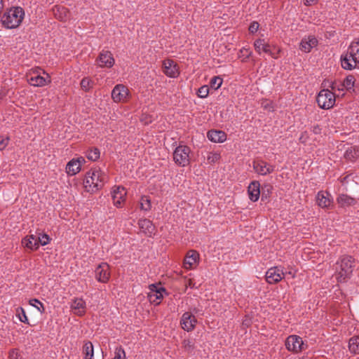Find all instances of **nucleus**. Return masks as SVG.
I'll return each instance as SVG.
<instances>
[{
    "label": "nucleus",
    "instance_id": "1",
    "mask_svg": "<svg viewBox=\"0 0 359 359\" xmlns=\"http://www.w3.org/2000/svg\"><path fill=\"white\" fill-rule=\"evenodd\" d=\"M355 259L349 255H344L337 262L336 271L338 272L337 280L339 283H345L351 278L355 267Z\"/></svg>",
    "mask_w": 359,
    "mask_h": 359
},
{
    "label": "nucleus",
    "instance_id": "2",
    "mask_svg": "<svg viewBox=\"0 0 359 359\" xmlns=\"http://www.w3.org/2000/svg\"><path fill=\"white\" fill-rule=\"evenodd\" d=\"M104 182L105 175L100 169H91L86 172L83 184L87 191L95 192L102 188Z\"/></svg>",
    "mask_w": 359,
    "mask_h": 359
},
{
    "label": "nucleus",
    "instance_id": "3",
    "mask_svg": "<svg viewBox=\"0 0 359 359\" xmlns=\"http://www.w3.org/2000/svg\"><path fill=\"white\" fill-rule=\"evenodd\" d=\"M25 15V11L21 7L11 8L5 13L1 22L3 25L8 29L15 28L22 22Z\"/></svg>",
    "mask_w": 359,
    "mask_h": 359
},
{
    "label": "nucleus",
    "instance_id": "4",
    "mask_svg": "<svg viewBox=\"0 0 359 359\" xmlns=\"http://www.w3.org/2000/svg\"><path fill=\"white\" fill-rule=\"evenodd\" d=\"M316 102L321 109L332 108L335 104V94L328 89L321 90L317 95Z\"/></svg>",
    "mask_w": 359,
    "mask_h": 359
},
{
    "label": "nucleus",
    "instance_id": "5",
    "mask_svg": "<svg viewBox=\"0 0 359 359\" xmlns=\"http://www.w3.org/2000/svg\"><path fill=\"white\" fill-rule=\"evenodd\" d=\"M190 148L186 145H180L173 152V159L176 164L184 167L189 163Z\"/></svg>",
    "mask_w": 359,
    "mask_h": 359
},
{
    "label": "nucleus",
    "instance_id": "6",
    "mask_svg": "<svg viewBox=\"0 0 359 359\" xmlns=\"http://www.w3.org/2000/svg\"><path fill=\"white\" fill-rule=\"evenodd\" d=\"M285 346L290 351L297 353L304 349L302 339L297 335H290L285 341Z\"/></svg>",
    "mask_w": 359,
    "mask_h": 359
},
{
    "label": "nucleus",
    "instance_id": "7",
    "mask_svg": "<svg viewBox=\"0 0 359 359\" xmlns=\"http://www.w3.org/2000/svg\"><path fill=\"white\" fill-rule=\"evenodd\" d=\"M129 91L126 86L123 84L116 85L111 91V97L116 102H124L128 95Z\"/></svg>",
    "mask_w": 359,
    "mask_h": 359
},
{
    "label": "nucleus",
    "instance_id": "8",
    "mask_svg": "<svg viewBox=\"0 0 359 359\" xmlns=\"http://www.w3.org/2000/svg\"><path fill=\"white\" fill-rule=\"evenodd\" d=\"M196 323V317L190 312L183 313L180 320L182 328L187 332L192 331L195 328Z\"/></svg>",
    "mask_w": 359,
    "mask_h": 359
},
{
    "label": "nucleus",
    "instance_id": "9",
    "mask_svg": "<svg viewBox=\"0 0 359 359\" xmlns=\"http://www.w3.org/2000/svg\"><path fill=\"white\" fill-rule=\"evenodd\" d=\"M266 280L269 284L277 283L280 281L283 277L284 273L278 267H273L269 269L266 273Z\"/></svg>",
    "mask_w": 359,
    "mask_h": 359
},
{
    "label": "nucleus",
    "instance_id": "10",
    "mask_svg": "<svg viewBox=\"0 0 359 359\" xmlns=\"http://www.w3.org/2000/svg\"><path fill=\"white\" fill-rule=\"evenodd\" d=\"M109 265L107 263H101L97 266L95 272L96 279L101 283H107L110 276V273L108 271Z\"/></svg>",
    "mask_w": 359,
    "mask_h": 359
},
{
    "label": "nucleus",
    "instance_id": "11",
    "mask_svg": "<svg viewBox=\"0 0 359 359\" xmlns=\"http://www.w3.org/2000/svg\"><path fill=\"white\" fill-rule=\"evenodd\" d=\"M163 72L171 78H175L179 74L176 63L170 59L165 60L163 62Z\"/></svg>",
    "mask_w": 359,
    "mask_h": 359
},
{
    "label": "nucleus",
    "instance_id": "12",
    "mask_svg": "<svg viewBox=\"0 0 359 359\" xmlns=\"http://www.w3.org/2000/svg\"><path fill=\"white\" fill-rule=\"evenodd\" d=\"M97 60L100 62V66L101 67H111L114 65V59L111 53L109 50H102Z\"/></svg>",
    "mask_w": 359,
    "mask_h": 359
},
{
    "label": "nucleus",
    "instance_id": "13",
    "mask_svg": "<svg viewBox=\"0 0 359 359\" xmlns=\"http://www.w3.org/2000/svg\"><path fill=\"white\" fill-rule=\"evenodd\" d=\"M351 175H346L343 178L341 182L346 187V189L355 196H359V184L358 182H349Z\"/></svg>",
    "mask_w": 359,
    "mask_h": 359
},
{
    "label": "nucleus",
    "instance_id": "14",
    "mask_svg": "<svg viewBox=\"0 0 359 359\" xmlns=\"http://www.w3.org/2000/svg\"><path fill=\"white\" fill-rule=\"evenodd\" d=\"M248 192L250 199L255 202L261 194L260 184L258 181H252L248 186Z\"/></svg>",
    "mask_w": 359,
    "mask_h": 359
},
{
    "label": "nucleus",
    "instance_id": "15",
    "mask_svg": "<svg viewBox=\"0 0 359 359\" xmlns=\"http://www.w3.org/2000/svg\"><path fill=\"white\" fill-rule=\"evenodd\" d=\"M199 259V254L196 250H190L188 252L184 260V268L189 269L193 268Z\"/></svg>",
    "mask_w": 359,
    "mask_h": 359
},
{
    "label": "nucleus",
    "instance_id": "16",
    "mask_svg": "<svg viewBox=\"0 0 359 359\" xmlns=\"http://www.w3.org/2000/svg\"><path fill=\"white\" fill-rule=\"evenodd\" d=\"M318 40L313 36H309L308 39H303L300 43L299 48L305 53H309L311 49L316 46Z\"/></svg>",
    "mask_w": 359,
    "mask_h": 359
},
{
    "label": "nucleus",
    "instance_id": "17",
    "mask_svg": "<svg viewBox=\"0 0 359 359\" xmlns=\"http://www.w3.org/2000/svg\"><path fill=\"white\" fill-rule=\"evenodd\" d=\"M163 294H168V292L165 287H161L155 292H149L148 294V299L151 304L158 305L163 298Z\"/></svg>",
    "mask_w": 359,
    "mask_h": 359
},
{
    "label": "nucleus",
    "instance_id": "18",
    "mask_svg": "<svg viewBox=\"0 0 359 359\" xmlns=\"http://www.w3.org/2000/svg\"><path fill=\"white\" fill-rule=\"evenodd\" d=\"M126 194V192L123 187H118L116 189H114L111 193L114 205L116 207H120L122 202L124 201V196Z\"/></svg>",
    "mask_w": 359,
    "mask_h": 359
},
{
    "label": "nucleus",
    "instance_id": "19",
    "mask_svg": "<svg viewBox=\"0 0 359 359\" xmlns=\"http://www.w3.org/2000/svg\"><path fill=\"white\" fill-rule=\"evenodd\" d=\"M207 136L213 142H224L226 140V134L222 130H210Z\"/></svg>",
    "mask_w": 359,
    "mask_h": 359
},
{
    "label": "nucleus",
    "instance_id": "20",
    "mask_svg": "<svg viewBox=\"0 0 359 359\" xmlns=\"http://www.w3.org/2000/svg\"><path fill=\"white\" fill-rule=\"evenodd\" d=\"M348 54L355 63L359 64V40L351 42L348 46Z\"/></svg>",
    "mask_w": 359,
    "mask_h": 359
},
{
    "label": "nucleus",
    "instance_id": "21",
    "mask_svg": "<svg viewBox=\"0 0 359 359\" xmlns=\"http://www.w3.org/2000/svg\"><path fill=\"white\" fill-rule=\"evenodd\" d=\"M341 65L343 69L346 70H352L357 67V63H355L351 57H349L348 49L345 54L341 55Z\"/></svg>",
    "mask_w": 359,
    "mask_h": 359
},
{
    "label": "nucleus",
    "instance_id": "22",
    "mask_svg": "<svg viewBox=\"0 0 359 359\" xmlns=\"http://www.w3.org/2000/svg\"><path fill=\"white\" fill-rule=\"evenodd\" d=\"M29 82L34 86L41 87L46 85L48 83H50V79L48 75H47L46 78L40 75H36L31 76L29 79Z\"/></svg>",
    "mask_w": 359,
    "mask_h": 359
},
{
    "label": "nucleus",
    "instance_id": "23",
    "mask_svg": "<svg viewBox=\"0 0 359 359\" xmlns=\"http://www.w3.org/2000/svg\"><path fill=\"white\" fill-rule=\"evenodd\" d=\"M337 201L342 208L353 205L356 202L355 198L351 197L347 194H340L338 196Z\"/></svg>",
    "mask_w": 359,
    "mask_h": 359
},
{
    "label": "nucleus",
    "instance_id": "24",
    "mask_svg": "<svg viewBox=\"0 0 359 359\" xmlns=\"http://www.w3.org/2000/svg\"><path fill=\"white\" fill-rule=\"evenodd\" d=\"M16 316L18 317L19 320L22 323L27 324L30 326H34L36 325V322L35 320H29L28 317L26 315L25 311L22 307L17 308Z\"/></svg>",
    "mask_w": 359,
    "mask_h": 359
},
{
    "label": "nucleus",
    "instance_id": "25",
    "mask_svg": "<svg viewBox=\"0 0 359 359\" xmlns=\"http://www.w3.org/2000/svg\"><path fill=\"white\" fill-rule=\"evenodd\" d=\"M53 11L55 17L60 21H65L69 14V11L63 6H55Z\"/></svg>",
    "mask_w": 359,
    "mask_h": 359
},
{
    "label": "nucleus",
    "instance_id": "26",
    "mask_svg": "<svg viewBox=\"0 0 359 359\" xmlns=\"http://www.w3.org/2000/svg\"><path fill=\"white\" fill-rule=\"evenodd\" d=\"M81 170L79 161L74 158L69 161L66 166V171L68 175H74Z\"/></svg>",
    "mask_w": 359,
    "mask_h": 359
},
{
    "label": "nucleus",
    "instance_id": "27",
    "mask_svg": "<svg viewBox=\"0 0 359 359\" xmlns=\"http://www.w3.org/2000/svg\"><path fill=\"white\" fill-rule=\"evenodd\" d=\"M140 228L145 233H151L155 229V227L151 221L148 219H140L138 221Z\"/></svg>",
    "mask_w": 359,
    "mask_h": 359
},
{
    "label": "nucleus",
    "instance_id": "28",
    "mask_svg": "<svg viewBox=\"0 0 359 359\" xmlns=\"http://www.w3.org/2000/svg\"><path fill=\"white\" fill-rule=\"evenodd\" d=\"M83 353L84 359H92L94 355L93 345L91 341H85L83 346Z\"/></svg>",
    "mask_w": 359,
    "mask_h": 359
},
{
    "label": "nucleus",
    "instance_id": "29",
    "mask_svg": "<svg viewBox=\"0 0 359 359\" xmlns=\"http://www.w3.org/2000/svg\"><path fill=\"white\" fill-rule=\"evenodd\" d=\"M344 158L346 160L354 161L359 158V149L358 147H350L346 149L344 154Z\"/></svg>",
    "mask_w": 359,
    "mask_h": 359
},
{
    "label": "nucleus",
    "instance_id": "30",
    "mask_svg": "<svg viewBox=\"0 0 359 359\" xmlns=\"http://www.w3.org/2000/svg\"><path fill=\"white\" fill-rule=\"evenodd\" d=\"M273 189V186L270 184H265L262 187L260 195L262 201H269Z\"/></svg>",
    "mask_w": 359,
    "mask_h": 359
},
{
    "label": "nucleus",
    "instance_id": "31",
    "mask_svg": "<svg viewBox=\"0 0 359 359\" xmlns=\"http://www.w3.org/2000/svg\"><path fill=\"white\" fill-rule=\"evenodd\" d=\"M348 348L351 353H359V336H354L349 339Z\"/></svg>",
    "mask_w": 359,
    "mask_h": 359
},
{
    "label": "nucleus",
    "instance_id": "32",
    "mask_svg": "<svg viewBox=\"0 0 359 359\" xmlns=\"http://www.w3.org/2000/svg\"><path fill=\"white\" fill-rule=\"evenodd\" d=\"M317 203L320 207L327 208L330 205V200L325 196V193L320 191L316 197Z\"/></svg>",
    "mask_w": 359,
    "mask_h": 359
},
{
    "label": "nucleus",
    "instance_id": "33",
    "mask_svg": "<svg viewBox=\"0 0 359 359\" xmlns=\"http://www.w3.org/2000/svg\"><path fill=\"white\" fill-rule=\"evenodd\" d=\"M266 165H268V163L262 161H254L253 163L254 169L258 174L262 175H266L265 170Z\"/></svg>",
    "mask_w": 359,
    "mask_h": 359
},
{
    "label": "nucleus",
    "instance_id": "34",
    "mask_svg": "<svg viewBox=\"0 0 359 359\" xmlns=\"http://www.w3.org/2000/svg\"><path fill=\"white\" fill-rule=\"evenodd\" d=\"M100 149L97 147L90 148L86 152V157L88 159L93 161H97L100 158Z\"/></svg>",
    "mask_w": 359,
    "mask_h": 359
},
{
    "label": "nucleus",
    "instance_id": "35",
    "mask_svg": "<svg viewBox=\"0 0 359 359\" xmlns=\"http://www.w3.org/2000/svg\"><path fill=\"white\" fill-rule=\"evenodd\" d=\"M355 79L353 75H348L344 80L341 86L345 88L347 90L352 89L355 85Z\"/></svg>",
    "mask_w": 359,
    "mask_h": 359
},
{
    "label": "nucleus",
    "instance_id": "36",
    "mask_svg": "<svg viewBox=\"0 0 359 359\" xmlns=\"http://www.w3.org/2000/svg\"><path fill=\"white\" fill-rule=\"evenodd\" d=\"M182 346L184 351L191 353L195 349V342L190 339H184L182 342Z\"/></svg>",
    "mask_w": 359,
    "mask_h": 359
},
{
    "label": "nucleus",
    "instance_id": "37",
    "mask_svg": "<svg viewBox=\"0 0 359 359\" xmlns=\"http://www.w3.org/2000/svg\"><path fill=\"white\" fill-rule=\"evenodd\" d=\"M93 85L94 82L88 77H84L81 81V87L85 91H88Z\"/></svg>",
    "mask_w": 359,
    "mask_h": 359
},
{
    "label": "nucleus",
    "instance_id": "38",
    "mask_svg": "<svg viewBox=\"0 0 359 359\" xmlns=\"http://www.w3.org/2000/svg\"><path fill=\"white\" fill-rule=\"evenodd\" d=\"M151 201L147 196H143L141 197L140 201V208L143 210L148 211L151 209Z\"/></svg>",
    "mask_w": 359,
    "mask_h": 359
},
{
    "label": "nucleus",
    "instance_id": "39",
    "mask_svg": "<svg viewBox=\"0 0 359 359\" xmlns=\"http://www.w3.org/2000/svg\"><path fill=\"white\" fill-rule=\"evenodd\" d=\"M22 244L27 248L32 250H36L39 247V243L29 241L28 238H23L22 241Z\"/></svg>",
    "mask_w": 359,
    "mask_h": 359
},
{
    "label": "nucleus",
    "instance_id": "40",
    "mask_svg": "<svg viewBox=\"0 0 359 359\" xmlns=\"http://www.w3.org/2000/svg\"><path fill=\"white\" fill-rule=\"evenodd\" d=\"M222 82L223 80L220 76H214L210 81V86L214 90H217L222 86Z\"/></svg>",
    "mask_w": 359,
    "mask_h": 359
},
{
    "label": "nucleus",
    "instance_id": "41",
    "mask_svg": "<svg viewBox=\"0 0 359 359\" xmlns=\"http://www.w3.org/2000/svg\"><path fill=\"white\" fill-rule=\"evenodd\" d=\"M29 304L34 306L41 314L44 312V306L43 304L36 299H33L29 301Z\"/></svg>",
    "mask_w": 359,
    "mask_h": 359
},
{
    "label": "nucleus",
    "instance_id": "42",
    "mask_svg": "<svg viewBox=\"0 0 359 359\" xmlns=\"http://www.w3.org/2000/svg\"><path fill=\"white\" fill-rule=\"evenodd\" d=\"M29 304L34 306L41 314L44 312V306L43 304L36 299H33L29 301Z\"/></svg>",
    "mask_w": 359,
    "mask_h": 359
},
{
    "label": "nucleus",
    "instance_id": "43",
    "mask_svg": "<svg viewBox=\"0 0 359 359\" xmlns=\"http://www.w3.org/2000/svg\"><path fill=\"white\" fill-rule=\"evenodd\" d=\"M209 94V87L206 85L201 86L197 92V95L201 98L208 97Z\"/></svg>",
    "mask_w": 359,
    "mask_h": 359
},
{
    "label": "nucleus",
    "instance_id": "44",
    "mask_svg": "<svg viewBox=\"0 0 359 359\" xmlns=\"http://www.w3.org/2000/svg\"><path fill=\"white\" fill-rule=\"evenodd\" d=\"M86 306V302L82 299H76L74 301L73 304L72 305V307L74 309H83Z\"/></svg>",
    "mask_w": 359,
    "mask_h": 359
},
{
    "label": "nucleus",
    "instance_id": "45",
    "mask_svg": "<svg viewBox=\"0 0 359 359\" xmlns=\"http://www.w3.org/2000/svg\"><path fill=\"white\" fill-rule=\"evenodd\" d=\"M114 359H126V353L121 346L116 348Z\"/></svg>",
    "mask_w": 359,
    "mask_h": 359
},
{
    "label": "nucleus",
    "instance_id": "46",
    "mask_svg": "<svg viewBox=\"0 0 359 359\" xmlns=\"http://www.w3.org/2000/svg\"><path fill=\"white\" fill-rule=\"evenodd\" d=\"M266 45L264 40L258 39L254 43L255 49L260 54L261 50L263 49V46Z\"/></svg>",
    "mask_w": 359,
    "mask_h": 359
},
{
    "label": "nucleus",
    "instance_id": "47",
    "mask_svg": "<svg viewBox=\"0 0 359 359\" xmlns=\"http://www.w3.org/2000/svg\"><path fill=\"white\" fill-rule=\"evenodd\" d=\"M262 50L266 53H268L270 55H271L273 58H277L278 57V54L279 53V52L280 51L279 49H278L276 50V53H271V49L270 48V46L268 44V43H266V45L264 46H263V49Z\"/></svg>",
    "mask_w": 359,
    "mask_h": 359
},
{
    "label": "nucleus",
    "instance_id": "48",
    "mask_svg": "<svg viewBox=\"0 0 359 359\" xmlns=\"http://www.w3.org/2000/svg\"><path fill=\"white\" fill-rule=\"evenodd\" d=\"M38 239L39 245L41 244V245H47L50 240V237L46 233H43L41 237H38Z\"/></svg>",
    "mask_w": 359,
    "mask_h": 359
},
{
    "label": "nucleus",
    "instance_id": "49",
    "mask_svg": "<svg viewBox=\"0 0 359 359\" xmlns=\"http://www.w3.org/2000/svg\"><path fill=\"white\" fill-rule=\"evenodd\" d=\"M9 137H4L2 136H0V150H4L6 146L8 144L9 142Z\"/></svg>",
    "mask_w": 359,
    "mask_h": 359
},
{
    "label": "nucleus",
    "instance_id": "50",
    "mask_svg": "<svg viewBox=\"0 0 359 359\" xmlns=\"http://www.w3.org/2000/svg\"><path fill=\"white\" fill-rule=\"evenodd\" d=\"M259 25L257 22H252L249 27V32L252 34L255 33L259 29Z\"/></svg>",
    "mask_w": 359,
    "mask_h": 359
},
{
    "label": "nucleus",
    "instance_id": "51",
    "mask_svg": "<svg viewBox=\"0 0 359 359\" xmlns=\"http://www.w3.org/2000/svg\"><path fill=\"white\" fill-rule=\"evenodd\" d=\"M20 356L17 349H12L9 352V359H19Z\"/></svg>",
    "mask_w": 359,
    "mask_h": 359
},
{
    "label": "nucleus",
    "instance_id": "52",
    "mask_svg": "<svg viewBox=\"0 0 359 359\" xmlns=\"http://www.w3.org/2000/svg\"><path fill=\"white\" fill-rule=\"evenodd\" d=\"M321 130L322 129L319 125L314 126L312 129L313 133L316 135H320L321 133Z\"/></svg>",
    "mask_w": 359,
    "mask_h": 359
},
{
    "label": "nucleus",
    "instance_id": "53",
    "mask_svg": "<svg viewBox=\"0 0 359 359\" xmlns=\"http://www.w3.org/2000/svg\"><path fill=\"white\" fill-rule=\"evenodd\" d=\"M274 169H275V166L268 164V165H266V168L265 170L266 175L273 172L274 171Z\"/></svg>",
    "mask_w": 359,
    "mask_h": 359
},
{
    "label": "nucleus",
    "instance_id": "54",
    "mask_svg": "<svg viewBox=\"0 0 359 359\" xmlns=\"http://www.w3.org/2000/svg\"><path fill=\"white\" fill-rule=\"evenodd\" d=\"M219 158V155L215 154L212 156H208V160L210 161L211 162H215V161L218 160Z\"/></svg>",
    "mask_w": 359,
    "mask_h": 359
},
{
    "label": "nucleus",
    "instance_id": "55",
    "mask_svg": "<svg viewBox=\"0 0 359 359\" xmlns=\"http://www.w3.org/2000/svg\"><path fill=\"white\" fill-rule=\"evenodd\" d=\"M161 287H158L156 284H151L149 285L150 292H155L156 290H158Z\"/></svg>",
    "mask_w": 359,
    "mask_h": 359
},
{
    "label": "nucleus",
    "instance_id": "56",
    "mask_svg": "<svg viewBox=\"0 0 359 359\" xmlns=\"http://www.w3.org/2000/svg\"><path fill=\"white\" fill-rule=\"evenodd\" d=\"M25 238H28L29 239V241H33V242H34V241H36V243H39V239H38V237H36V236H34V235H31V236H27L25 237Z\"/></svg>",
    "mask_w": 359,
    "mask_h": 359
},
{
    "label": "nucleus",
    "instance_id": "57",
    "mask_svg": "<svg viewBox=\"0 0 359 359\" xmlns=\"http://www.w3.org/2000/svg\"><path fill=\"white\" fill-rule=\"evenodd\" d=\"M304 1H305L304 4L306 6H310L312 4H314L316 2V0H304Z\"/></svg>",
    "mask_w": 359,
    "mask_h": 359
},
{
    "label": "nucleus",
    "instance_id": "58",
    "mask_svg": "<svg viewBox=\"0 0 359 359\" xmlns=\"http://www.w3.org/2000/svg\"><path fill=\"white\" fill-rule=\"evenodd\" d=\"M329 87H330L332 90H335V88H336V82L335 81L330 82Z\"/></svg>",
    "mask_w": 359,
    "mask_h": 359
},
{
    "label": "nucleus",
    "instance_id": "59",
    "mask_svg": "<svg viewBox=\"0 0 359 359\" xmlns=\"http://www.w3.org/2000/svg\"><path fill=\"white\" fill-rule=\"evenodd\" d=\"M76 160L79 161V168H81V164L85 162V159L83 157H79V158H76Z\"/></svg>",
    "mask_w": 359,
    "mask_h": 359
},
{
    "label": "nucleus",
    "instance_id": "60",
    "mask_svg": "<svg viewBox=\"0 0 359 359\" xmlns=\"http://www.w3.org/2000/svg\"><path fill=\"white\" fill-rule=\"evenodd\" d=\"M330 82L331 81H330L329 80H325V81H323V84L324 85V86L329 87Z\"/></svg>",
    "mask_w": 359,
    "mask_h": 359
},
{
    "label": "nucleus",
    "instance_id": "61",
    "mask_svg": "<svg viewBox=\"0 0 359 359\" xmlns=\"http://www.w3.org/2000/svg\"><path fill=\"white\" fill-rule=\"evenodd\" d=\"M189 286H191V280H189Z\"/></svg>",
    "mask_w": 359,
    "mask_h": 359
},
{
    "label": "nucleus",
    "instance_id": "62",
    "mask_svg": "<svg viewBox=\"0 0 359 359\" xmlns=\"http://www.w3.org/2000/svg\"><path fill=\"white\" fill-rule=\"evenodd\" d=\"M194 313H197V310H196V309H194Z\"/></svg>",
    "mask_w": 359,
    "mask_h": 359
},
{
    "label": "nucleus",
    "instance_id": "63",
    "mask_svg": "<svg viewBox=\"0 0 359 359\" xmlns=\"http://www.w3.org/2000/svg\"><path fill=\"white\" fill-rule=\"evenodd\" d=\"M243 324H245V325H248V322H245H245H243Z\"/></svg>",
    "mask_w": 359,
    "mask_h": 359
},
{
    "label": "nucleus",
    "instance_id": "64",
    "mask_svg": "<svg viewBox=\"0 0 359 359\" xmlns=\"http://www.w3.org/2000/svg\"><path fill=\"white\" fill-rule=\"evenodd\" d=\"M267 107H268V104L264 105V108H267Z\"/></svg>",
    "mask_w": 359,
    "mask_h": 359
}]
</instances>
